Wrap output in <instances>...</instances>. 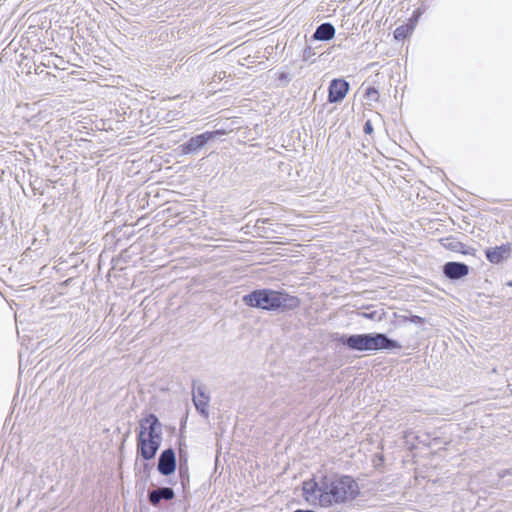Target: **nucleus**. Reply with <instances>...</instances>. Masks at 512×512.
I'll use <instances>...</instances> for the list:
<instances>
[{"instance_id":"obj_11","label":"nucleus","mask_w":512,"mask_h":512,"mask_svg":"<svg viewBox=\"0 0 512 512\" xmlns=\"http://www.w3.org/2000/svg\"><path fill=\"white\" fill-rule=\"evenodd\" d=\"M511 253V247L509 244H504L494 248H489L485 251L486 258L493 264H498L504 259H507Z\"/></svg>"},{"instance_id":"obj_12","label":"nucleus","mask_w":512,"mask_h":512,"mask_svg":"<svg viewBox=\"0 0 512 512\" xmlns=\"http://www.w3.org/2000/svg\"><path fill=\"white\" fill-rule=\"evenodd\" d=\"M175 496L174 490L170 487H161L154 489L149 492L148 498L149 502L153 506H157L162 499L164 500H171Z\"/></svg>"},{"instance_id":"obj_6","label":"nucleus","mask_w":512,"mask_h":512,"mask_svg":"<svg viewBox=\"0 0 512 512\" xmlns=\"http://www.w3.org/2000/svg\"><path fill=\"white\" fill-rule=\"evenodd\" d=\"M161 444L155 440H146L145 431H139L138 435V452L145 460H151L155 457Z\"/></svg>"},{"instance_id":"obj_4","label":"nucleus","mask_w":512,"mask_h":512,"mask_svg":"<svg viewBox=\"0 0 512 512\" xmlns=\"http://www.w3.org/2000/svg\"><path fill=\"white\" fill-rule=\"evenodd\" d=\"M145 431L146 440H155L161 444L162 429L161 423L154 414H149L140 421V431Z\"/></svg>"},{"instance_id":"obj_15","label":"nucleus","mask_w":512,"mask_h":512,"mask_svg":"<svg viewBox=\"0 0 512 512\" xmlns=\"http://www.w3.org/2000/svg\"><path fill=\"white\" fill-rule=\"evenodd\" d=\"M366 96L371 100H376L378 97V91L375 88H368L366 91Z\"/></svg>"},{"instance_id":"obj_9","label":"nucleus","mask_w":512,"mask_h":512,"mask_svg":"<svg viewBox=\"0 0 512 512\" xmlns=\"http://www.w3.org/2000/svg\"><path fill=\"white\" fill-rule=\"evenodd\" d=\"M349 90V84L343 79H334L329 85L328 100L331 103L340 102Z\"/></svg>"},{"instance_id":"obj_14","label":"nucleus","mask_w":512,"mask_h":512,"mask_svg":"<svg viewBox=\"0 0 512 512\" xmlns=\"http://www.w3.org/2000/svg\"><path fill=\"white\" fill-rule=\"evenodd\" d=\"M412 30L413 26L401 25L395 29L394 37L397 40H403L412 32Z\"/></svg>"},{"instance_id":"obj_3","label":"nucleus","mask_w":512,"mask_h":512,"mask_svg":"<svg viewBox=\"0 0 512 512\" xmlns=\"http://www.w3.org/2000/svg\"><path fill=\"white\" fill-rule=\"evenodd\" d=\"M336 341L354 351L394 350L401 345L383 333L340 335Z\"/></svg>"},{"instance_id":"obj_19","label":"nucleus","mask_w":512,"mask_h":512,"mask_svg":"<svg viewBox=\"0 0 512 512\" xmlns=\"http://www.w3.org/2000/svg\"><path fill=\"white\" fill-rule=\"evenodd\" d=\"M364 317L366 318H369V319H375L376 318V315H377V312L376 311H373L371 313H364L363 314Z\"/></svg>"},{"instance_id":"obj_18","label":"nucleus","mask_w":512,"mask_h":512,"mask_svg":"<svg viewBox=\"0 0 512 512\" xmlns=\"http://www.w3.org/2000/svg\"><path fill=\"white\" fill-rule=\"evenodd\" d=\"M461 246H462V244H461L460 242L451 243V244L449 245V247H450L451 249H453V250H457V251H459V247H461Z\"/></svg>"},{"instance_id":"obj_16","label":"nucleus","mask_w":512,"mask_h":512,"mask_svg":"<svg viewBox=\"0 0 512 512\" xmlns=\"http://www.w3.org/2000/svg\"><path fill=\"white\" fill-rule=\"evenodd\" d=\"M364 132L366 134H372L373 132V126H372V123L370 120L366 121L365 125H364Z\"/></svg>"},{"instance_id":"obj_5","label":"nucleus","mask_w":512,"mask_h":512,"mask_svg":"<svg viewBox=\"0 0 512 512\" xmlns=\"http://www.w3.org/2000/svg\"><path fill=\"white\" fill-rule=\"evenodd\" d=\"M219 133V131L205 132L190 138L186 143L179 147L181 149V153L184 155L196 153Z\"/></svg>"},{"instance_id":"obj_23","label":"nucleus","mask_w":512,"mask_h":512,"mask_svg":"<svg viewBox=\"0 0 512 512\" xmlns=\"http://www.w3.org/2000/svg\"><path fill=\"white\" fill-rule=\"evenodd\" d=\"M510 285L512 286V283Z\"/></svg>"},{"instance_id":"obj_10","label":"nucleus","mask_w":512,"mask_h":512,"mask_svg":"<svg viewBox=\"0 0 512 512\" xmlns=\"http://www.w3.org/2000/svg\"><path fill=\"white\" fill-rule=\"evenodd\" d=\"M469 273V267L462 262H447L443 266V274L451 280L464 278Z\"/></svg>"},{"instance_id":"obj_7","label":"nucleus","mask_w":512,"mask_h":512,"mask_svg":"<svg viewBox=\"0 0 512 512\" xmlns=\"http://www.w3.org/2000/svg\"><path fill=\"white\" fill-rule=\"evenodd\" d=\"M193 403L199 413H201L205 418L209 417L208 406H209V396L206 393V389L203 385H193Z\"/></svg>"},{"instance_id":"obj_21","label":"nucleus","mask_w":512,"mask_h":512,"mask_svg":"<svg viewBox=\"0 0 512 512\" xmlns=\"http://www.w3.org/2000/svg\"><path fill=\"white\" fill-rule=\"evenodd\" d=\"M421 12L419 10L414 11V19L417 21L418 17L420 16Z\"/></svg>"},{"instance_id":"obj_1","label":"nucleus","mask_w":512,"mask_h":512,"mask_svg":"<svg viewBox=\"0 0 512 512\" xmlns=\"http://www.w3.org/2000/svg\"><path fill=\"white\" fill-rule=\"evenodd\" d=\"M303 490L322 507L351 502L360 494L358 483L348 475L324 476L319 483H305Z\"/></svg>"},{"instance_id":"obj_2","label":"nucleus","mask_w":512,"mask_h":512,"mask_svg":"<svg viewBox=\"0 0 512 512\" xmlns=\"http://www.w3.org/2000/svg\"><path fill=\"white\" fill-rule=\"evenodd\" d=\"M243 302L247 306L264 310H292L299 306L297 297L270 289L255 290L245 295Z\"/></svg>"},{"instance_id":"obj_8","label":"nucleus","mask_w":512,"mask_h":512,"mask_svg":"<svg viewBox=\"0 0 512 512\" xmlns=\"http://www.w3.org/2000/svg\"><path fill=\"white\" fill-rule=\"evenodd\" d=\"M157 468L164 476L174 473L176 469V456L173 449L168 448L160 454Z\"/></svg>"},{"instance_id":"obj_17","label":"nucleus","mask_w":512,"mask_h":512,"mask_svg":"<svg viewBox=\"0 0 512 512\" xmlns=\"http://www.w3.org/2000/svg\"><path fill=\"white\" fill-rule=\"evenodd\" d=\"M279 80L281 82L289 83L291 81V77L289 74L282 72L279 75Z\"/></svg>"},{"instance_id":"obj_20","label":"nucleus","mask_w":512,"mask_h":512,"mask_svg":"<svg viewBox=\"0 0 512 512\" xmlns=\"http://www.w3.org/2000/svg\"><path fill=\"white\" fill-rule=\"evenodd\" d=\"M422 321H423V319L421 317H419V316H413L412 317V322H414V323H420Z\"/></svg>"},{"instance_id":"obj_22","label":"nucleus","mask_w":512,"mask_h":512,"mask_svg":"<svg viewBox=\"0 0 512 512\" xmlns=\"http://www.w3.org/2000/svg\"><path fill=\"white\" fill-rule=\"evenodd\" d=\"M421 12L419 10L414 11V19L417 21L418 17L420 16Z\"/></svg>"},{"instance_id":"obj_13","label":"nucleus","mask_w":512,"mask_h":512,"mask_svg":"<svg viewBox=\"0 0 512 512\" xmlns=\"http://www.w3.org/2000/svg\"><path fill=\"white\" fill-rule=\"evenodd\" d=\"M335 36V28L331 23H322L313 34V38L319 41H328Z\"/></svg>"}]
</instances>
